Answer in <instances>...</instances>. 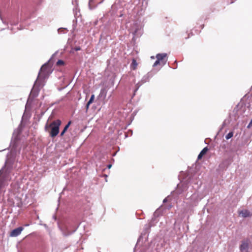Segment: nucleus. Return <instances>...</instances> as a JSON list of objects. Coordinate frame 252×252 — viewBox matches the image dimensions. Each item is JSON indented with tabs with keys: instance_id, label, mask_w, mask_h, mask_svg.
<instances>
[{
	"instance_id": "obj_16",
	"label": "nucleus",
	"mask_w": 252,
	"mask_h": 252,
	"mask_svg": "<svg viewBox=\"0 0 252 252\" xmlns=\"http://www.w3.org/2000/svg\"><path fill=\"white\" fill-rule=\"evenodd\" d=\"M204 27V24L201 25L200 26V28H201V29H203Z\"/></svg>"
},
{
	"instance_id": "obj_12",
	"label": "nucleus",
	"mask_w": 252,
	"mask_h": 252,
	"mask_svg": "<svg viewBox=\"0 0 252 252\" xmlns=\"http://www.w3.org/2000/svg\"><path fill=\"white\" fill-rule=\"evenodd\" d=\"M233 136V132L232 131L229 132L225 136V138L228 140L231 138Z\"/></svg>"
},
{
	"instance_id": "obj_10",
	"label": "nucleus",
	"mask_w": 252,
	"mask_h": 252,
	"mask_svg": "<svg viewBox=\"0 0 252 252\" xmlns=\"http://www.w3.org/2000/svg\"><path fill=\"white\" fill-rule=\"evenodd\" d=\"M106 94L107 90L103 88L101 90L99 96H103L104 97H105L106 96Z\"/></svg>"
},
{
	"instance_id": "obj_2",
	"label": "nucleus",
	"mask_w": 252,
	"mask_h": 252,
	"mask_svg": "<svg viewBox=\"0 0 252 252\" xmlns=\"http://www.w3.org/2000/svg\"><path fill=\"white\" fill-rule=\"evenodd\" d=\"M166 56L167 54L165 53L158 54L156 56L157 61L154 63L153 66H156L158 65H164L166 62Z\"/></svg>"
},
{
	"instance_id": "obj_3",
	"label": "nucleus",
	"mask_w": 252,
	"mask_h": 252,
	"mask_svg": "<svg viewBox=\"0 0 252 252\" xmlns=\"http://www.w3.org/2000/svg\"><path fill=\"white\" fill-rule=\"evenodd\" d=\"M250 244V241L249 239L243 240L240 246L241 252H249V247Z\"/></svg>"
},
{
	"instance_id": "obj_15",
	"label": "nucleus",
	"mask_w": 252,
	"mask_h": 252,
	"mask_svg": "<svg viewBox=\"0 0 252 252\" xmlns=\"http://www.w3.org/2000/svg\"><path fill=\"white\" fill-rule=\"evenodd\" d=\"M189 37H190V35H189V34L187 37H185V38L188 39L189 38Z\"/></svg>"
},
{
	"instance_id": "obj_1",
	"label": "nucleus",
	"mask_w": 252,
	"mask_h": 252,
	"mask_svg": "<svg viewBox=\"0 0 252 252\" xmlns=\"http://www.w3.org/2000/svg\"><path fill=\"white\" fill-rule=\"evenodd\" d=\"M62 124L61 121L58 119L54 121L50 124H47L45 128L49 132L50 136L53 138L56 137L59 133L60 126Z\"/></svg>"
},
{
	"instance_id": "obj_14",
	"label": "nucleus",
	"mask_w": 252,
	"mask_h": 252,
	"mask_svg": "<svg viewBox=\"0 0 252 252\" xmlns=\"http://www.w3.org/2000/svg\"><path fill=\"white\" fill-rule=\"evenodd\" d=\"M252 126V119L251 120L250 123L247 126V128H250Z\"/></svg>"
},
{
	"instance_id": "obj_5",
	"label": "nucleus",
	"mask_w": 252,
	"mask_h": 252,
	"mask_svg": "<svg viewBox=\"0 0 252 252\" xmlns=\"http://www.w3.org/2000/svg\"><path fill=\"white\" fill-rule=\"evenodd\" d=\"M239 216H241L243 218L249 217L252 216V214L247 209H244L238 211Z\"/></svg>"
},
{
	"instance_id": "obj_4",
	"label": "nucleus",
	"mask_w": 252,
	"mask_h": 252,
	"mask_svg": "<svg viewBox=\"0 0 252 252\" xmlns=\"http://www.w3.org/2000/svg\"><path fill=\"white\" fill-rule=\"evenodd\" d=\"M24 229L23 227H19L12 230L10 233V237H17L19 235Z\"/></svg>"
},
{
	"instance_id": "obj_8",
	"label": "nucleus",
	"mask_w": 252,
	"mask_h": 252,
	"mask_svg": "<svg viewBox=\"0 0 252 252\" xmlns=\"http://www.w3.org/2000/svg\"><path fill=\"white\" fill-rule=\"evenodd\" d=\"M47 68V66L46 65H43L41 67V68L40 69V72L39 73V74H38V79L42 75V74L43 73H45Z\"/></svg>"
},
{
	"instance_id": "obj_17",
	"label": "nucleus",
	"mask_w": 252,
	"mask_h": 252,
	"mask_svg": "<svg viewBox=\"0 0 252 252\" xmlns=\"http://www.w3.org/2000/svg\"><path fill=\"white\" fill-rule=\"evenodd\" d=\"M166 201V199H164L163 200V202H165Z\"/></svg>"
},
{
	"instance_id": "obj_18",
	"label": "nucleus",
	"mask_w": 252,
	"mask_h": 252,
	"mask_svg": "<svg viewBox=\"0 0 252 252\" xmlns=\"http://www.w3.org/2000/svg\"><path fill=\"white\" fill-rule=\"evenodd\" d=\"M111 167V165H108V167H109V168H110Z\"/></svg>"
},
{
	"instance_id": "obj_7",
	"label": "nucleus",
	"mask_w": 252,
	"mask_h": 252,
	"mask_svg": "<svg viewBox=\"0 0 252 252\" xmlns=\"http://www.w3.org/2000/svg\"><path fill=\"white\" fill-rule=\"evenodd\" d=\"M138 63L135 59L132 60V63L130 65V68L132 70H136L137 69Z\"/></svg>"
},
{
	"instance_id": "obj_9",
	"label": "nucleus",
	"mask_w": 252,
	"mask_h": 252,
	"mask_svg": "<svg viewBox=\"0 0 252 252\" xmlns=\"http://www.w3.org/2000/svg\"><path fill=\"white\" fill-rule=\"evenodd\" d=\"M71 121H69L68 124L65 126V127H64L63 130L62 131V132L61 133V136H63L64 133L66 131V130H67V129L68 128L69 126L71 124Z\"/></svg>"
},
{
	"instance_id": "obj_6",
	"label": "nucleus",
	"mask_w": 252,
	"mask_h": 252,
	"mask_svg": "<svg viewBox=\"0 0 252 252\" xmlns=\"http://www.w3.org/2000/svg\"><path fill=\"white\" fill-rule=\"evenodd\" d=\"M208 151V149L207 147H206L204 148H203V150L200 152V153L198 155L197 159H200L202 158V157L206 154Z\"/></svg>"
},
{
	"instance_id": "obj_11",
	"label": "nucleus",
	"mask_w": 252,
	"mask_h": 252,
	"mask_svg": "<svg viewBox=\"0 0 252 252\" xmlns=\"http://www.w3.org/2000/svg\"><path fill=\"white\" fill-rule=\"evenodd\" d=\"M94 94H92L91 95V97L90 100H89V101L87 103V107H88L89 105L93 102V101H94Z\"/></svg>"
},
{
	"instance_id": "obj_13",
	"label": "nucleus",
	"mask_w": 252,
	"mask_h": 252,
	"mask_svg": "<svg viewBox=\"0 0 252 252\" xmlns=\"http://www.w3.org/2000/svg\"><path fill=\"white\" fill-rule=\"evenodd\" d=\"M64 64V62L61 60H58L57 62V65L58 66L63 65Z\"/></svg>"
}]
</instances>
